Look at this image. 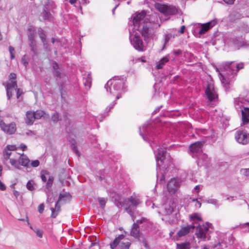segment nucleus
Instances as JSON below:
<instances>
[{
	"mask_svg": "<svg viewBox=\"0 0 249 249\" xmlns=\"http://www.w3.org/2000/svg\"><path fill=\"white\" fill-rule=\"evenodd\" d=\"M130 42L134 48L139 52L144 51V45L139 35L137 33L134 34V31L133 33L130 32Z\"/></svg>",
	"mask_w": 249,
	"mask_h": 249,
	"instance_id": "obj_6",
	"label": "nucleus"
},
{
	"mask_svg": "<svg viewBox=\"0 0 249 249\" xmlns=\"http://www.w3.org/2000/svg\"><path fill=\"white\" fill-rule=\"evenodd\" d=\"M38 32L39 37L41 39L43 44L45 45L46 42V36L44 33L43 30L41 28H39L38 29Z\"/></svg>",
	"mask_w": 249,
	"mask_h": 249,
	"instance_id": "obj_35",
	"label": "nucleus"
},
{
	"mask_svg": "<svg viewBox=\"0 0 249 249\" xmlns=\"http://www.w3.org/2000/svg\"><path fill=\"white\" fill-rule=\"evenodd\" d=\"M124 238V234H120L117 237H116L113 241L110 243V247L111 249H114L118 245L120 241Z\"/></svg>",
	"mask_w": 249,
	"mask_h": 249,
	"instance_id": "obj_24",
	"label": "nucleus"
},
{
	"mask_svg": "<svg viewBox=\"0 0 249 249\" xmlns=\"http://www.w3.org/2000/svg\"><path fill=\"white\" fill-rule=\"evenodd\" d=\"M131 18L134 25L133 29L138 31L144 37L145 41L151 36L154 31L151 27L152 24L149 22L148 18L146 17V13L144 11L141 13L137 12L133 15Z\"/></svg>",
	"mask_w": 249,
	"mask_h": 249,
	"instance_id": "obj_1",
	"label": "nucleus"
},
{
	"mask_svg": "<svg viewBox=\"0 0 249 249\" xmlns=\"http://www.w3.org/2000/svg\"><path fill=\"white\" fill-rule=\"evenodd\" d=\"M177 249H190V245L188 242L177 244Z\"/></svg>",
	"mask_w": 249,
	"mask_h": 249,
	"instance_id": "obj_33",
	"label": "nucleus"
},
{
	"mask_svg": "<svg viewBox=\"0 0 249 249\" xmlns=\"http://www.w3.org/2000/svg\"><path fill=\"white\" fill-rule=\"evenodd\" d=\"M0 127L5 133L12 135L15 133L17 128L15 123H12L9 124H6L2 120L0 119Z\"/></svg>",
	"mask_w": 249,
	"mask_h": 249,
	"instance_id": "obj_8",
	"label": "nucleus"
},
{
	"mask_svg": "<svg viewBox=\"0 0 249 249\" xmlns=\"http://www.w3.org/2000/svg\"><path fill=\"white\" fill-rule=\"evenodd\" d=\"M242 116H245L249 117V108L244 107L243 109H241Z\"/></svg>",
	"mask_w": 249,
	"mask_h": 249,
	"instance_id": "obj_45",
	"label": "nucleus"
},
{
	"mask_svg": "<svg viewBox=\"0 0 249 249\" xmlns=\"http://www.w3.org/2000/svg\"><path fill=\"white\" fill-rule=\"evenodd\" d=\"M141 203L139 197L135 195L124 200V203L121 204L120 202L117 203V207L121 208L124 207L125 211L131 216L133 221L134 219V212L136 207Z\"/></svg>",
	"mask_w": 249,
	"mask_h": 249,
	"instance_id": "obj_4",
	"label": "nucleus"
},
{
	"mask_svg": "<svg viewBox=\"0 0 249 249\" xmlns=\"http://www.w3.org/2000/svg\"><path fill=\"white\" fill-rule=\"evenodd\" d=\"M190 218H191V220L194 222L202 220V218L199 216H198L197 214H195L194 215H191Z\"/></svg>",
	"mask_w": 249,
	"mask_h": 249,
	"instance_id": "obj_44",
	"label": "nucleus"
},
{
	"mask_svg": "<svg viewBox=\"0 0 249 249\" xmlns=\"http://www.w3.org/2000/svg\"><path fill=\"white\" fill-rule=\"evenodd\" d=\"M60 202V201H58V200H57L55 204V208H51V210L52 212L51 217L52 218H55L61 211V206L59 204Z\"/></svg>",
	"mask_w": 249,
	"mask_h": 249,
	"instance_id": "obj_20",
	"label": "nucleus"
},
{
	"mask_svg": "<svg viewBox=\"0 0 249 249\" xmlns=\"http://www.w3.org/2000/svg\"><path fill=\"white\" fill-rule=\"evenodd\" d=\"M207 226L204 225H199L196 228V235L197 238H199L202 240H205L207 238L206 234L211 224L207 223Z\"/></svg>",
	"mask_w": 249,
	"mask_h": 249,
	"instance_id": "obj_10",
	"label": "nucleus"
},
{
	"mask_svg": "<svg viewBox=\"0 0 249 249\" xmlns=\"http://www.w3.org/2000/svg\"><path fill=\"white\" fill-rule=\"evenodd\" d=\"M16 74L15 73H11L9 75V78L12 80H15L16 79Z\"/></svg>",
	"mask_w": 249,
	"mask_h": 249,
	"instance_id": "obj_59",
	"label": "nucleus"
},
{
	"mask_svg": "<svg viewBox=\"0 0 249 249\" xmlns=\"http://www.w3.org/2000/svg\"><path fill=\"white\" fill-rule=\"evenodd\" d=\"M35 231L36 232V234L38 237H39L40 238L42 237L43 232L42 230H40L39 229H36Z\"/></svg>",
	"mask_w": 249,
	"mask_h": 249,
	"instance_id": "obj_56",
	"label": "nucleus"
},
{
	"mask_svg": "<svg viewBox=\"0 0 249 249\" xmlns=\"http://www.w3.org/2000/svg\"><path fill=\"white\" fill-rule=\"evenodd\" d=\"M174 36H172V35L169 34H166L164 35V45L162 47V50H163L165 48L166 44L169 42L170 39L174 37Z\"/></svg>",
	"mask_w": 249,
	"mask_h": 249,
	"instance_id": "obj_36",
	"label": "nucleus"
},
{
	"mask_svg": "<svg viewBox=\"0 0 249 249\" xmlns=\"http://www.w3.org/2000/svg\"><path fill=\"white\" fill-rule=\"evenodd\" d=\"M52 121L54 122H57L59 120V114L57 112L54 113L52 116Z\"/></svg>",
	"mask_w": 249,
	"mask_h": 249,
	"instance_id": "obj_47",
	"label": "nucleus"
},
{
	"mask_svg": "<svg viewBox=\"0 0 249 249\" xmlns=\"http://www.w3.org/2000/svg\"><path fill=\"white\" fill-rule=\"evenodd\" d=\"M157 161V178H160V180H165V171L173 165V160L166 152L165 149L159 148L155 155Z\"/></svg>",
	"mask_w": 249,
	"mask_h": 249,
	"instance_id": "obj_2",
	"label": "nucleus"
},
{
	"mask_svg": "<svg viewBox=\"0 0 249 249\" xmlns=\"http://www.w3.org/2000/svg\"><path fill=\"white\" fill-rule=\"evenodd\" d=\"M140 234L139 227L137 223H134L133 224L132 228L130 232V235L135 238H138Z\"/></svg>",
	"mask_w": 249,
	"mask_h": 249,
	"instance_id": "obj_22",
	"label": "nucleus"
},
{
	"mask_svg": "<svg viewBox=\"0 0 249 249\" xmlns=\"http://www.w3.org/2000/svg\"><path fill=\"white\" fill-rule=\"evenodd\" d=\"M41 15L44 20L49 19L51 16L50 13L47 11V8L46 6H44L43 11Z\"/></svg>",
	"mask_w": 249,
	"mask_h": 249,
	"instance_id": "obj_32",
	"label": "nucleus"
},
{
	"mask_svg": "<svg viewBox=\"0 0 249 249\" xmlns=\"http://www.w3.org/2000/svg\"><path fill=\"white\" fill-rule=\"evenodd\" d=\"M234 106L236 109L238 110L240 109H241L242 107H244V99L240 97H238L234 99Z\"/></svg>",
	"mask_w": 249,
	"mask_h": 249,
	"instance_id": "obj_26",
	"label": "nucleus"
},
{
	"mask_svg": "<svg viewBox=\"0 0 249 249\" xmlns=\"http://www.w3.org/2000/svg\"><path fill=\"white\" fill-rule=\"evenodd\" d=\"M39 164L40 162L37 160L30 161V165L33 167H36L39 165Z\"/></svg>",
	"mask_w": 249,
	"mask_h": 249,
	"instance_id": "obj_49",
	"label": "nucleus"
},
{
	"mask_svg": "<svg viewBox=\"0 0 249 249\" xmlns=\"http://www.w3.org/2000/svg\"><path fill=\"white\" fill-rule=\"evenodd\" d=\"M71 198V195L67 192H63L60 193L58 200V201H64V202H66L67 201H69Z\"/></svg>",
	"mask_w": 249,
	"mask_h": 249,
	"instance_id": "obj_23",
	"label": "nucleus"
},
{
	"mask_svg": "<svg viewBox=\"0 0 249 249\" xmlns=\"http://www.w3.org/2000/svg\"><path fill=\"white\" fill-rule=\"evenodd\" d=\"M209 30V27H204V26H201V28L200 31H199V33L200 34H203L205 32H206L207 31H208Z\"/></svg>",
	"mask_w": 249,
	"mask_h": 249,
	"instance_id": "obj_53",
	"label": "nucleus"
},
{
	"mask_svg": "<svg viewBox=\"0 0 249 249\" xmlns=\"http://www.w3.org/2000/svg\"><path fill=\"white\" fill-rule=\"evenodd\" d=\"M10 163L15 168L20 169V165L19 162V160H17L14 159H10Z\"/></svg>",
	"mask_w": 249,
	"mask_h": 249,
	"instance_id": "obj_34",
	"label": "nucleus"
},
{
	"mask_svg": "<svg viewBox=\"0 0 249 249\" xmlns=\"http://www.w3.org/2000/svg\"><path fill=\"white\" fill-rule=\"evenodd\" d=\"M20 166H22L26 169L30 168V160L26 155H22L18 159Z\"/></svg>",
	"mask_w": 249,
	"mask_h": 249,
	"instance_id": "obj_19",
	"label": "nucleus"
},
{
	"mask_svg": "<svg viewBox=\"0 0 249 249\" xmlns=\"http://www.w3.org/2000/svg\"><path fill=\"white\" fill-rule=\"evenodd\" d=\"M248 118H249L248 117H246L245 116H242V124H246L249 123V119Z\"/></svg>",
	"mask_w": 249,
	"mask_h": 249,
	"instance_id": "obj_55",
	"label": "nucleus"
},
{
	"mask_svg": "<svg viewBox=\"0 0 249 249\" xmlns=\"http://www.w3.org/2000/svg\"><path fill=\"white\" fill-rule=\"evenodd\" d=\"M21 62L25 67H27V65H28V62L27 60L26 56L25 55L22 57Z\"/></svg>",
	"mask_w": 249,
	"mask_h": 249,
	"instance_id": "obj_51",
	"label": "nucleus"
},
{
	"mask_svg": "<svg viewBox=\"0 0 249 249\" xmlns=\"http://www.w3.org/2000/svg\"><path fill=\"white\" fill-rule=\"evenodd\" d=\"M223 1L227 4H230V5H231V4H232L235 0H223Z\"/></svg>",
	"mask_w": 249,
	"mask_h": 249,
	"instance_id": "obj_63",
	"label": "nucleus"
},
{
	"mask_svg": "<svg viewBox=\"0 0 249 249\" xmlns=\"http://www.w3.org/2000/svg\"><path fill=\"white\" fill-rule=\"evenodd\" d=\"M124 81L123 79L114 77L107 81L105 88L107 92L111 95L116 96V99H119L122 97V93L124 91Z\"/></svg>",
	"mask_w": 249,
	"mask_h": 249,
	"instance_id": "obj_3",
	"label": "nucleus"
},
{
	"mask_svg": "<svg viewBox=\"0 0 249 249\" xmlns=\"http://www.w3.org/2000/svg\"><path fill=\"white\" fill-rule=\"evenodd\" d=\"M173 53H174V54L175 55L177 56V55H179V54L181 53L182 51L181 50H180V49H178V50H174L173 51Z\"/></svg>",
	"mask_w": 249,
	"mask_h": 249,
	"instance_id": "obj_62",
	"label": "nucleus"
},
{
	"mask_svg": "<svg viewBox=\"0 0 249 249\" xmlns=\"http://www.w3.org/2000/svg\"><path fill=\"white\" fill-rule=\"evenodd\" d=\"M71 148L78 156H80V153L78 151L76 144L74 142L71 143Z\"/></svg>",
	"mask_w": 249,
	"mask_h": 249,
	"instance_id": "obj_46",
	"label": "nucleus"
},
{
	"mask_svg": "<svg viewBox=\"0 0 249 249\" xmlns=\"http://www.w3.org/2000/svg\"><path fill=\"white\" fill-rule=\"evenodd\" d=\"M29 46L31 48V50L35 54H37V50L36 41L33 37H29Z\"/></svg>",
	"mask_w": 249,
	"mask_h": 249,
	"instance_id": "obj_27",
	"label": "nucleus"
},
{
	"mask_svg": "<svg viewBox=\"0 0 249 249\" xmlns=\"http://www.w3.org/2000/svg\"><path fill=\"white\" fill-rule=\"evenodd\" d=\"M196 226L194 225H188L186 226L181 227L180 230L178 232L177 235L178 237H182L189 233L191 230L195 228Z\"/></svg>",
	"mask_w": 249,
	"mask_h": 249,
	"instance_id": "obj_15",
	"label": "nucleus"
},
{
	"mask_svg": "<svg viewBox=\"0 0 249 249\" xmlns=\"http://www.w3.org/2000/svg\"><path fill=\"white\" fill-rule=\"evenodd\" d=\"M232 40L233 44L238 47H249V41L245 39L244 36H236L233 38Z\"/></svg>",
	"mask_w": 249,
	"mask_h": 249,
	"instance_id": "obj_13",
	"label": "nucleus"
},
{
	"mask_svg": "<svg viewBox=\"0 0 249 249\" xmlns=\"http://www.w3.org/2000/svg\"><path fill=\"white\" fill-rule=\"evenodd\" d=\"M205 94L210 101H213L217 97V94L212 82L208 83L205 90Z\"/></svg>",
	"mask_w": 249,
	"mask_h": 249,
	"instance_id": "obj_9",
	"label": "nucleus"
},
{
	"mask_svg": "<svg viewBox=\"0 0 249 249\" xmlns=\"http://www.w3.org/2000/svg\"><path fill=\"white\" fill-rule=\"evenodd\" d=\"M113 199L116 206L117 203H118V202H120L121 203V204H123L124 203V200L122 201L121 196L119 195H115V196L113 197Z\"/></svg>",
	"mask_w": 249,
	"mask_h": 249,
	"instance_id": "obj_40",
	"label": "nucleus"
},
{
	"mask_svg": "<svg viewBox=\"0 0 249 249\" xmlns=\"http://www.w3.org/2000/svg\"><path fill=\"white\" fill-rule=\"evenodd\" d=\"M131 244L129 242H127L126 243H121V247L122 249H129V248Z\"/></svg>",
	"mask_w": 249,
	"mask_h": 249,
	"instance_id": "obj_48",
	"label": "nucleus"
},
{
	"mask_svg": "<svg viewBox=\"0 0 249 249\" xmlns=\"http://www.w3.org/2000/svg\"><path fill=\"white\" fill-rule=\"evenodd\" d=\"M197 157V164L198 165L200 164V166H206L209 162V159L208 158L207 156L204 154L199 153V155Z\"/></svg>",
	"mask_w": 249,
	"mask_h": 249,
	"instance_id": "obj_18",
	"label": "nucleus"
},
{
	"mask_svg": "<svg viewBox=\"0 0 249 249\" xmlns=\"http://www.w3.org/2000/svg\"><path fill=\"white\" fill-rule=\"evenodd\" d=\"M169 61V57L168 56H166L161 59L158 64L156 66L157 69H161L163 68V66Z\"/></svg>",
	"mask_w": 249,
	"mask_h": 249,
	"instance_id": "obj_29",
	"label": "nucleus"
},
{
	"mask_svg": "<svg viewBox=\"0 0 249 249\" xmlns=\"http://www.w3.org/2000/svg\"><path fill=\"white\" fill-rule=\"evenodd\" d=\"M208 202L209 203L216 205L217 204L218 201L215 199H210L208 200Z\"/></svg>",
	"mask_w": 249,
	"mask_h": 249,
	"instance_id": "obj_58",
	"label": "nucleus"
},
{
	"mask_svg": "<svg viewBox=\"0 0 249 249\" xmlns=\"http://www.w3.org/2000/svg\"><path fill=\"white\" fill-rule=\"evenodd\" d=\"M84 85L85 87H88L89 88H90L91 86V79L90 77H88L86 79V82L84 83Z\"/></svg>",
	"mask_w": 249,
	"mask_h": 249,
	"instance_id": "obj_54",
	"label": "nucleus"
},
{
	"mask_svg": "<svg viewBox=\"0 0 249 249\" xmlns=\"http://www.w3.org/2000/svg\"><path fill=\"white\" fill-rule=\"evenodd\" d=\"M17 149V147L14 145H7L3 151V158L5 160H7L10 159V157L12 154V151H15Z\"/></svg>",
	"mask_w": 249,
	"mask_h": 249,
	"instance_id": "obj_14",
	"label": "nucleus"
},
{
	"mask_svg": "<svg viewBox=\"0 0 249 249\" xmlns=\"http://www.w3.org/2000/svg\"><path fill=\"white\" fill-rule=\"evenodd\" d=\"M8 86H10V87H9L10 90H11L12 88H14L16 89L18 87L17 81L16 80H12L11 83H8L6 85V89L8 88Z\"/></svg>",
	"mask_w": 249,
	"mask_h": 249,
	"instance_id": "obj_43",
	"label": "nucleus"
},
{
	"mask_svg": "<svg viewBox=\"0 0 249 249\" xmlns=\"http://www.w3.org/2000/svg\"><path fill=\"white\" fill-rule=\"evenodd\" d=\"M140 134L142 136V138L145 141L149 140V138H153V134L152 132V128L149 126L146 125H143L142 127H140Z\"/></svg>",
	"mask_w": 249,
	"mask_h": 249,
	"instance_id": "obj_11",
	"label": "nucleus"
},
{
	"mask_svg": "<svg viewBox=\"0 0 249 249\" xmlns=\"http://www.w3.org/2000/svg\"><path fill=\"white\" fill-rule=\"evenodd\" d=\"M6 189L5 185L0 180V190L1 191H4Z\"/></svg>",
	"mask_w": 249,
	"mask_h": 249,
	"instance_id": "obj_61",
	"label": "nucleus"
},
{
	"mask_svg": "<svg viewBox=\"0 0 249 249\" xmlns=\"http://www.w3.org/2000/svg\"><path fill=\"white\" fill-rule=\"evenodd\" d=\"M16 90H17V98H19L22 94V92L20 91V89H17Z\"/></svg>",
	"mask_w": 249,
	"mask_h": 249,
	"instance_id": "obj_64",
	"label": "nucleus"
},
{
	"mask_svg": "<svg viewBox=\"0 0 249 249\" xmlns=\"http://www.w3.org/2000/svg\"><path fill=\"white\" fill-rule=\"evenodd\" d=\"M241 173L244 175L246 177L249 178V168L242 169L240 171Z\"/></svg>",
	"mask_w": 249,
	"mask_h": 249,
	"instance_id": "obj_50",
	"label": "nucleus"
},
{
	"mask_svg": "<svg viewBox=\"0 0 249 249\" xmlns=\"http://www.w3.org/2000/svg\"><path fill=\"white\" fill-rule=\"evenodd\" d=\"M235 141L239 144L246 145L249 143V133L245 130H238L234 134Z\"/></svg>",
	"mask_w": 249,
	"mask_h": 249,
	"instance_id": "obj_7",
	"label": "nucleus"
},
{
	"mask_svg": "<svg viewBox=\"0 0 249 249\" xmlns=\"http://www.w3.org/2000/svg\"><path fill=\"white\" fill-rule=\"evenodd\" d=\"M179 182L175 178L171 179L167 183V187L168 192L171 194H175L179 187Z\"/></svg>",
	"mask_w": 249,
	"mask_h": 249,
	"instance_id": "obj_12",
	"label": "nucleus"
},
{
	"mask_svg": "<svg viewBox=\"0 0 249 249\" xmlns=\"http://www.w3.org/2000/svg\"><path fill=\"white\" fill-rule=\"evenodd\" d=\"M222 67L228 74L234 75L240 70L244 68V64L243 63H236L234 61L226 62L223 64Z\"/></svg>",
	"mask_w": 249,
	"mask_h": 249,
	"instance_id": "obj_5",
	"label": "nucleus"
},
{
	"mask_svg": "<svg viewBox=\"0 0 249 249\" xmlns=\"http://www.w3.org/2000/svg\"><path fill=\"white\" fill-rule=\"evenodd\" d=\"M49 174V173L47 170H44V171H41L40 177H41L42 181L43 182H46L47 181V178H46L45 175H48Z\"/></svg>",
	"mask_w": 249,
	"mask_h": 249,
	"instance_id": "obj_42",
	"label": "nucleus"
},
{
	"mask_svg": "<svg viewBox=\"0 0 249 249\" xmlns=\"http://www.w3.org/2000/svg\"><path fill=\"white\" fill-rule=\"evenodd\" d=\"M220 79L225 90L228 91L230 88V83L228 80L225 78L221 74H220Z\"/></svg>",
	"mask_w": 249,
	"mask_h": 249,
	"instance_id": "obj_28",
	"label": "nucleus"
},
{
	"mask_svg": "<svg viewBox=\"0 0 249 249\" xmlns=\"http://www.w3.org/2000/svg\"><path fill=\"white\" fill-rule=\"evenodd\" d=\"M8 88L6 89V94L8 100H10L11 97L12 96V91L9 89L10 86H8Z\"/></svg>",
	"mask_w": 249,
	"mask_h": 249,
	"instance_id": "obj_52",
	"label": "nucleus"
},
{
	"mask_svg": "<svg viewBox=\"0 0 249 249\" xmlns=\"http://www.w3.org/2000/svg\"><path fill=\"white\" fill-rule=\"evenodd\" d=\"M53 74L55 76L60 77L61 73L58 70H56L53 71Z\"/></svg>",
	"mask_w": 249,
	"mask_h": 249,
	"instance_id": "obj_60",
	"label": "nucleus"
},
{
	"mask_svg": "<svg viewBox=\"0 0 249 249\" xmlns=\"http://www.w3.org/2000/svg\"><path fill=\"white\" fill-rule=\"evenodd\" d=\"M174 211V207L170 204H165L163 206V213L165 215H171Z\"/></svg>",
	"mask_w": 249,
	"mask_h": 249,
	"instance_id": "obj_25",
	"label": "nucleus"
},
{
	"mask_svg": "<svg viewBox=\"0 0 249 249\" xmlns=\"http://www.w3.org/2000/svg\"><path fill=\"white\" fill-rule=\"evenodd\" d=\"M26 188L29 191H33L35 189L34 181L32 180L28 181L26 184Z\"/></svg>",
	"mask_w": 249,
	"mask_h": 249,
	"instance_id": "obj_41",
	"label": "nucleus"
},
{
	"mask_svg": "<svg viewBox=\"0 0 249 249\" xmlns=\"http://www.w3.org/2000/svg\"><path fill=\"white\" fill-rule=\"evenodd\" d=\"M160 12L166 15H174L178 12V10L175 6L163 5Z\"/></svg>",
	"mask_w": 249,
	"mask_h": 249,
	"instance_id": "obj_17",
	"label": "nucleus"
},
{
	"mask_svg": "<svg viewBox=\"0 0 249 249\" xmlns=\"http://www.w3.org/2000/svg\"><path fill=\"white\" fill-rule=\"evenodd\" d=\"M98 199L100 207H101L102 209H104L107 202V198H105L104 197H98Z\"/></svg>",
	"mask_w": 249,
	"mask_h": 249,
	"instance_id": "obj_37",
	"label": "nucleus"
},
{
	"mask_svg": "<svg viewBox=\"0 0 249 249\" xmlns=\"http://www.w3.org/2000/svg\"><path fill=\"white\" fill-rule=\"evenodd\" d=\"M44 209V204H40L38 207V211L39 213H42Z\"/></svg>",
	"mask_w": 249,
	"mask_h": 249,
	"instance_id": "obj_57",
	"label": "nucleus"
},
{
	"mask_svg": "<svg viewBox=\"0 0 249 249\" xmlns=\"http://www.w3.org/2000/svg\"><path fill=\"white\" fill-rule=\"evenodd\" d=\"M217 21L215 20H212L207 23H204L202 26L209 27V29L216 25Z\"/></svg>",
	"mask_w": 249,
	"mask_h": 249,
	"instance_id": "obj_38",
	"label": "nucleus"
},
{
	"mask_svg": "<svg viewBox=\"0 0 249 249\" xmlns=\"http://www.w3.org/2000/svg\"><path fill=\"white\" fill-rule=\"evenodd\" d=\"M54 181V178L53 176H50L46 182V188L48 191H51V188Z\"/></svg>",
	"mask_w": 249,
	"mask_h": 249,
	"instance_id": "obj_30",
	"label": "nucleus"
},
{
	"mask_svg": "<svg viewBox=\"0 0 249 249\" xmlns=\"http://www.w3.org/2000/svg\"><path fill=\"white\" fill-rule=\"evenodd\" d=\"M34 114L36 119H39L45 115V113L43 110H37L34 112Z\"/></svg>",
	"mask_w": 249,
	"mask_h": 249,
	"instance_id": "obj_39",
	"label": "nucleus"
},
{
	"mask_svg": "<svg viewBox=\"0 0 249 249\" xmlns=\"http://www.w3.org/2000/svg\"><path fill=\"white\" fill-rule=\"evenodd\" d=\"M26 123L30 125L32 124L36 119L34 112L32 111H28L26 112Z\"/></svg>",
	"mask_w": 249,
	"mask_h": 249,
	"instance_id": "obj_21",
	"label": "nucleus"
},
{
	"mask_svg": "<svg viewBox=\"0 0 249 249\" xmlns=\"http://www.w3.org/2000/svg\"><path fill=\"white\" fill-rule=\"evenodd\" d=\"M203 144V142H197L191 144L189 146L190 150L193 153H199L202 150V147Z\"/></svg>",
	"mask_w": 249,
	"mask_h": 249,
	"instance_id": "obj_16",
	"label": "nucleus"
},
{
	"mask_svg": "<svg viewBox=\"0 0 249 249\" xmlns=\"http://www.w3.org/2000/svg\"><path fill=\"white\" fill-rule=\"evenodd\" d=\"M117 104V102L114 101L112 102V104L109 105L105 109V111L104 114H102L101 116L102 117L105 118L106 116L108 115V113L110 111V110L115 105Z\"/></svg>",
	"mask_w": 249,
	"mask_h": 249,
	"instance_id": "obj_31",
	"label": "nucleus"
}]
</instances>
